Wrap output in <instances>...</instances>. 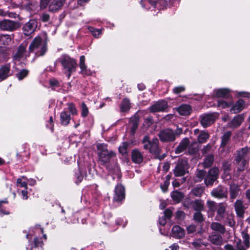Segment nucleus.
<instances>
[{
    "instance_id": "obj_1",
    "label": "nucleus",
    "mask_w": 250,
    "mask_h": 250,
    "mask_svg": "<svg viewBox=\"0 0 250 250\" xmlns=\"http://www.w3.org/2000/svg\"><path fill=\"white\" fill-rule=\"evenodd\" d=\"M42 39L40 36L36 37L30 43L28 52L29 53L35 52V57H40L44 56L47 51V45L46 41L43 43Z\"/></svg>"
},
{
    "instance_id": "obj_2",
    "label": "nucleus",
    "mask_w": 250,
    "mask_h": 250,
    "mask_svg": "<svg viewBox=\"0 0 250 250\" xmlns=\"http://www.w3.org/2000/svg\"><path fill=\"white\" fill-rule=\"evenodd\" d=\"M97 148L98 151L99 160L102 166H105L112 159L116 157V153L112 150L109 151L107 144H98L97 145Z\"/></svg>"
},
{
    "instance_id": "obj_3",
    "label": "nucleus",
    "mask_w": 250,
    "mask_h": 250,
    "mask_svg": "<svg viewBox=\"0 0 250 250\" xmlns=\"http://www.w3.org/2000/svg\"><path fill=\"white\" fill-rule=\"evenodd\" d=\"M59 62L62 66L64 73L66 74L68 79H69L72 73L76 71L77 66L76 60L69 56L65 55L62 56L59 59Z\"/></svg>"
},
{
    "instance_id": "obj_4",
    "label": "nucleus",
    "mask_w": 250,
    "mask_h": 250,
    "mask_svg": "<svg viewBox=\"0 0 250 250\" xmlns=\"http://www.w3.org/2000/svg\"><path fill=\"white\" fill-rule=\"evenodd\" d=\"M142 143L144 144L143 148L145 149H149L150 153L155 155L161 153V149L159 147V140L157 138L150 140V137L148 135H145L143 137Z\"/></svg>"
},
{
    "instance_id": "obj_5",
    "label": "nucleus",
    "mask_w": 250,
    "mask_h": 250,
    "mask_svg": "<svg viewBox=\"0 0 250 250\" xmlns=\"http://www.w3.org/2000/svg\"><path fill=\"white\" fill-rule=\"evenodd\" d=\"M146 3H148L153 8L158 9L157 13L161 10L167 9L169 6L168 2L167 0H140L139 1V3L142 8L147 9L146 6Z\"/></svg>"
},
{
    "instance_id": "obj_6",
    "label": "nucleus",
    "mask_w": 250,
    "mask_h": 250,
    "mask_svg": "<svg viewBox=\"0 0 250 250\" xmlns=\"http://www.w3.org/2000/svg\"><path fill=\"white\" fill-rule=\"evenodd\" d=\"M188 168V163L187 159L184 158L177 163L173 173L176 177L183 176L188 173L186 169Z\"/></svg>"
},
{
    "instance_id": "obj_7",
    "label": "nucleus",
    "mask_w": 250,
    "mask_h": 250,
    "mask_svg": "<svg viewBox=\"0 0 250 250\" xmlns=\"http://www.w3.org/2000/svg\"><path fill=\"white\" fill-rule=\"evenodd\" d=\"M158 136L163 143L172 142L176 139L174 131L169 128L161 130L158 134Z\"/></svg>"
},
{
    "instance_id": "obj_8",
    "label": "nucleus",
    "mask_w": 250,
    "mask_h": 250,
    "mask_svg": "<svg viewBox=\"0 0 250 250\" xmlns=\"http://www.w3.org/2000/svg\"><path fill=\"white\" fill-rule=\"evenodd\" d=\"M125 188L121 183L117 184L114 189L113 200L118 203L122 202L125 199Z\"/></svg>"
},
{
    "instance_id": "obj_9",
    "label": "nucleus",
    "mask_w": 250,
    "mask_h": 250,
    "mask_svg": "<svg viewBox=\"0 0 250 250\" xmlns=\"http://www.w3.org/2000/svg\"><path fill=\"white\" fill-rule=\"evenodd\" d=\"M38 22L36 20H30L22 26V29L24 34L29 36L33 33L37 27Z\"/></svg>"
},
{
    "instance_id": "obj_10",
    "label": "nucleus",
    "mask_w": 250,
    "mask_h": 250,
    "mask_svg": "<svg viewBox=\"0 0 250 250\" xmlns=\"http://www.w3.org/2000/svg\"><path fill=\"white\" fill-rule=\"evenodd\" d=\"M18 22L9 20H4L0 22V29L5 31H13L17 29Z\"/></svg>"
},
{
    "instance_id": "obj_11",
    "label": "nucleus",
    "mask_w": 250,
    "mask_h": 250,
    "mask_svg": "<svg viewBox=\"0 0 250 250\" xmlns=\"http://www.w3.org/2000/svg\"><path fill=\"white\" fill-rule=\"evenodd\" d=\"M167 108V102L165 100H159L149 108L150 112L155 113L164 111Z\"/></svg>"
},
{
    "instance_id": "obj_12",
    "label": "nucleus",
    "mask_w": 250,
    "mask_h": 250,
    "mask_svg": "<svg viewBox=\"0 0 250 250\" xmlns=\"http://www.w3.org/2000/svg\"><path fill=\"white\" fill-rule=\"evenodd\" d=\"M190 143V140L188 138L185 137L182 139L179 145L175 148L174 150L175 153L176 154H179L181 153L185 152L187 151V149L189 146Z\"/></svg>"
},
{
    "instance_id": "obj_13",
    "label": "nucleus",
    "mask_w": 250,
    "mask_h": 250,
    "mask_svg": "<svg viewBox=\"0 0 250 250\" xmlns=\"http://www.w3.org/2000/svg\"><path fill=\"white\" fill-rule=\"evenodd\" d=\"M29 152L25 145H22L21 148L18 149L16 156L17 160L21 162L26 161L29 158Z\"/></svg>"
},
{
    "instance_id": "obj_14",
    "label": "nucleus",
    "mask_w": 250,
    "mask_h": 250,
    "mask_svg": "<svg viewBox=\"0 0 250 250\" xmlns=\"http://www.w3.org/2000/svg\"><path fill=\"white\" fill-rule=\"evenodd\" d=\"M140 116L137 113H136L130 118L129 123L131 125L130 130V134L132 136H134L135 135L136 131L138 129L140 122Z\"/></svg>"
},
{
    "instance_id": "obj_15",
    "label": "nucleus",
    "mask_w": 250,
    "mask_h": 250,
    "mask_svg": "<svg viewBox=\"0 0 250 250\" xmlns=\"http://www.w3.org/2000/svg\"><path fill=\"white\" fill-rule=\"evenodd\" d=\"M12 75L11 73V65L9 63L1 65L0 67V81H2L7 79Z\"/></svg>"
},
{
    "instance_id": "obj_16",
    "label": "nucleus",
    "mask_w": 250,
    "mask_h": 250,
    "mask_svg": "<svg viewBox=\"0 0 250 250\" xmlns=\"http://www.w3.org/2000/svg\"><path fill=\"white\" fill-rule=\"evenodd\" d=\"M244 120L242 114H239L234 116L232 120L228 123V127L231 129H235L239 127Z\"/></svg>"
},
{
    "instance_id": "obj_17",
    "label": "nucleus",
    "mask_w": 250,
    "mask_h": 250,
    "mask_svg": "<svg viewBox=\"0 0 250 250\" xmlns=\"http://www.w3.org/2000/svg\"><path fill=\"white\" fill-rule=\"evenodd\" d=\"M216 120V117L213 114H207L202 117L201 124L204 127H207L213 124Z\"/></svg>"
},
{
    "instance_id": "obj_18",
    "label": "nucleus",
    "mask_w": 250,
    "mask_h": 250,
    "mask_svg": "<svg viewBox=\"0 0 250 250\" xmlns=\"http://www.w3.org/2000/svg\"><path fill=\"white\" fill-rule=\"evenodd\" d=\"M234 207L237 216L241 218H243L245 208L243 205V201L241 200H237L234 204Z\"/></svg>"
},
{
    "instance_id": "obj_19",
    "label": "nucleus",
    "mask_w": 250,
    "mask_h": 250,
    "mask_svg": "<svg viewBox=\"0 0 250 250\" xmlns=\"http://www.w3.org/2000/svg\"><path fill=\"white\" fill-rule=\"evenodd\" d=\"M65 0H53L49 5L48 11L52 13H55L60 10L62 7Z\"/></svg>"
},
{
    "instance_id": "obj_20",
    "label": "nucleus",
    "mask_w": 250,
    "mask_h": 250,
    "mask_svg": "<svg viewBox=\"0 0 250 250\" xmlns=\"http://www.w3.org/2000/svg\"><path fill=\"white\" fill-rule=\"evenodd\" d=\"M177 111L180 115L188 116L191 113L192 109L190 105L182 104L177 108Z\"/></svg>"
},
{
    "instance_id": "obj_21",
    "label": "nucleus",
    "mask_w": 250,
    "mask_h": 250,
    "mask_svg": "<svg viewBox=\"0 0 250 250\" xmlns=\"http://www.w3.org/2000/svg\"><path fill=\"white\" fill-rule=\"evenodd\" d=\"M173 236L178 239H181L185 237V231L184 229L178 225H174L171 230Z\"/></svg>"
},
{
    "instance_id": "obj_22",
    "label": "nucleus",
    "mask_w": 250,
    "mask_h": 250,
    "mask_svg": "<svg viewBox=\"0 0 250 250\" xmlns=\"http://www.w3.org/2000/svg\"><path fill=\"white\" fill-rule=\"evenodd\" d=\"M245 102L242 99H239L230 108L231 112L237 113L241 111L245 107Z\"/></svg>"
},
{
    "instance_id": "obj_23",
    "label": "nucleus",
    "mask_w": 250,
    "mask_h": 250,
    "mask_svg": "<svg viewBox=\"0 0 250 250\" xmlns=\"http://www.w3.org/2000/svg\"><path fill=\"white\" fill-rule=\"evenodd\" d=\"M131 160L133 163L140 164L143 161V156L138 149H135L131 152Z\"/></svg>"
},
{
    "instance_id": "obj_24",
    "label": "nucleus",
    "mask_w": 250,
    "mask_h": 250,
    "mask_svg": "<svg viewBox=\"0 0 250 250\" xmlns=\"http://www.w3.org/2000/svg\"><path fill=\"white\" fill-rule=\"evenodd\" d=\"M211 195L215 198L221 199L227 197V192L223 187L219 186L212 190Z\"/></svg>"
},
{
    "instance_id": "obj_25",
    "label": "nucleus",
    "mask_w": 250,
    "mask_h": 250,
    "mask_svg": "<svg viewBox=\"0 0 250 250\" xmlns=\"http://www.w3.org/2000/svg\"><path fill=\"white\" fill-rule=\"evenodd\" d=\"M71 117L69 112L66 110V108L64 109L60 115V121L62 125H68L71 120Z\"/></svg>"
},
{
    "instance_id": "obj_26",
    "label": "nucleus",
    "mask_w": 250,
    "mask_h": 250,
    "mask_svg": "<svg viewBox=\"0 0 250 250\" xmlns=\"http://www.w3.org/2000/svg\"><path fill=\"white\" fill-rule=\"evenodd\" d=\"M240 190V187L237 184L233 183L230 185L229 195L230 199H235L239 195Z\"/></svg>"
},
{
    "instance_id": "obj_27",
    "label": "nucleus",
    "mask_w": 250,
    "mask_h": 250,
    "mask_svg": "<svg viewBox=\"0 0 250 250\" xmlns=\"http://www.w3.org/2000/svg\"><path fill=\"white\" fill-rule=\"evenodd\" d=\"M230 90L227 88H219L214 90L215 97L217 98H229L230 97Z\"/></svg>"
},
{
    "instance_id": "obj_28",
    "label": "nucleus",
    "mask_w": 250,
    "mask_h": 250,
    "mask_svg": "<svg viewBox=\"0 0 250 250\" xmlns=\"http://www.w3.org/2000/svg\"><path fill=\"white\" fill-rule=\"evenodd\" d=\"M131 103L127 98H124L120 105V111L121 112H127L131 108Z\"/></svg>"
},
{
    "instance_id": "obj_29",
    "label": "nucleus",
    "mask_w": 250,
    "mask_h": 250,
    "mask_svg": "<svg viewBox=\"0 0 250 250\" xmlns=\"http://www.w3.org/2000/svg\"><path fill=\"white\" fill-rule=\"evenodd\" d=\"M43 243L41 238L35 237L33 244L29 250H43Z\"/></svg>"
},
{
    "instance_id": "obj_30",
    "label": "nucleus",
    "mask_w": 250,
    "mask_h": 250,
    "mask_svg": "<svg viewBox=\"0 0 250 250\" xmlns=\"http://www.w3.org/2000/svg\"><path fill=\"white\" fill-rule=\"evenodd\" d=\"M170 196L174 202L179 203L184 199L185 196L183 192L175 190L171 192Z\"/></svg>"
},
{
    "instance_id": "obj_31",
    "label": "nucleus",
    "mask_w": 250,
    "mask_h": 250,
    "mask_svg": "<svg viewBox=\"0 0 250 250\" xmlns=\"http://www.w3.org/2000/svg\"><path fill=\"white\" fill-rule=\"evenodd\" d=\"M9 56L8 48L0 47V62H7L9 59Z\"/></svg>"
},
{
    "instance_id": "obj_32",
    "label": "nucleus",
    "mask_w": 250,
    "mask_h": 250,
    "mask_svg": "<svg viewBox=\"0 0 250 250\" xmlns=\"http://www.w3.org/2000/svg\"><path fill=\"white\" fill-rule=\"evenodd\" d=\"M199 150L198 146L196 142L189 144L187 149V151L185 152L186 155H195Z\"/></svg>"
},
{
    "instance_id": "obj_33",
    "label": "nucleus",
    "mask_w": 250,
    "mask_h": 250,
    "mask_svg": "<svg viewBox=\"0 0 250 250\" xmlns=\"http://www.w3.org/2000/svg\"><path fill=\"white\" fill-rule=\"evenodd\" d=\"M210 228L222 234H224L226 231L225 226L218 222H212L210 225Z\"/></svg>"
},
{
    "instance_id": "obj_34",
    "label": "nucleus",
    "mask_w": 250,
    "mask_h": 250,
    "mask_svg": "<svg viewBox=\"0 0 250 250\" xmlns=\"http://www.w3.org/2000/svg\"><path fill=\"white\" fill-rule=\"evenodd\" d=\"M232 133L230 131L226 132L221 137V147H225L230 140Z\"/></svg>"
},
{
    "instance_id": "obj_35",
    "label": "nucleus",
    "mask_w": 250,
    "mask_h": 250,
    "mask_svg": "<svg viewBox=\"0 0 250 250\" xmlns=\"http://www.w3.org/2000/svg\"><path fill=\"white\" fill-rule=\"evenodd\" d=\"M248 152V149L245 148H242L241 150L238 151L235 160L237 164H239L240 162H242L245 159V156Z\"/></svg>"
},
{
    "instance_id": "obj_36",
    "label": "nucleus",
    "mask_w": 250,
    "mask_h": 250,
    "mask_svg": "<svg viewBox=\"0 0 250 250\" xmlns=\"http://www.w3.org/2000/svg\"><path fill=\"white\" fill-rule=\"evenodd\" d=\"M217 215L216 218L218 221H220L224 217L225 213L226 212V208L223 204H219L217 207Z\"/></svg>"
},
{
    "instance_id": "obj_37",
    "label": "nucleus",
    "mask_w": 250,
    "mask_h": 250,
    "mask_svg": "<svg viewBox=\"0 0 250 250\" xmlns=\"http://www.w3.org/2000/svg\"><path fill=\"white\" fill-rule=\"evenodd\" d=\"M192 208L196 212L203 211L204 208L203 201L200 199H195L193 202Z\"/></svg>"
},
{
    "instance_id": "obj_38",
    "label": "nucleus",
    "mask_w": 250,
    "mask_h": 250,
    "mask_svg": "<svg viewBox=\"0 0 250 250\" xmlns=\"http://www.w3.org/2000/svg\"><path fill=\"white\" fill-rule=\"evenodd\" d=\"M193 220L198 224L202 226L205 221V218L201 211L195 212L193 215Z\"/></svg>"
},
{
    "instance_id": "obj_39",
    "label": "nucleus",
    "mask_w": 250,
    "mask_h": 250,
    "mask_svg": "<svg viewBox=\"0 0 250 250\" xmlns=\"http://www.w3.org/2000/svg\"><path fill=\"white\" fill-rule=\"evenodd\" d=\"M214 161L213 155H208L204 159L203 163V166L204 168H208L211 167Z\"/></svg>"
},
{
    "instance_id": "obj_40",
    "label": "nucleus",
    "mask_w": 250,
    "mask_h": 250,
    "mask_svg": "<svg viewBox=\"0 0 250 250\" xmlns=\"http://www.w3.org/2000/svg\"><path fill=\"white\" fill-rule=\"evenodd\" d=\"M106 170L111 173H115L119 170V166L117 163H109L104 166Z\"/></svg>"
},
{
    "instance_id": "obj_41",
    "label": "nucleus",
    "mask_w": 250,
    "mask_h": 250,
    "mask_svg": "<svg viewBox=\"0 0 250 250\" xmlns=\"http://www.w3.org/2000/svg\"><path fill=\"white\" fill-rule=\"evenodd\" d=\"M154 119L152 116L149 115L144 118L143 127L146 129H147L154 123Z\"/></svg>"
},
{
    "instance_id": "obj_42",
    "label": "nucleus",
    "mask_w": 250,
    "mask_h": 250,
    "mask_svg": "<svg viewBox=\"0 0 250 250\" xmlns=\"http://www.w3.org/2000/svg\"><path fill=\"white\" fill-rule=\"evenodd\" d=\"M11 38L10 35H0V44L3 45H8L11 42Z\"/></svg>"
},
{
    "instance_id": "obj_43",
    "label": "nucleus",
    "mask_w": 250,
    "mask_h": 250,
    "mask_svg": "<svg viewBox=\"0 0 250 250\" xmlns=\"http://www.w3.org/2000/svg\"><path fill=\"white\" fill-rule=\"evenodd\" d=\"M209 137V135L207 131H201L198 136V141L201 144L204 143L207 141Z\"/></svg>"
},
{
    "instance_id": "obj_44",
    "label": "nucleus",
    "mask_w": 250,
    "mask_h": 250,
    "mask_svg": "<svg viewBox=\"0 0 250 250\" xmlns=\"http://www.w3.org/2000/svg\"><path fill=\"white\" fill-rule=\"evenodd\" d=\"M26 52V46L23 44H20L18 48V50L15 54L16 58L21 59L23 57L24 53Z\"/></svg>"
},
{
    "instance_id": "obj_45",
    "label": "nucleus",
    "mask_w": 250,
    "mask_h": 250,
    "mask_svg": "<svg viewBox=\"0 0 250 250\" xmlns=\"http://www.w3.org/2000/svg\"><path fill=\"white\" fill-rule=\"evenodd\" d=\"M210 242L214 245H220L222 241V237L219 235H212L209 237Z\"/></svg>"
},
{
    "instance_id": "obj_46",
    "label": "nucleus",
    "mask_w": 250,
    "mask_h": 250,
    "mask_svg": "<svg viewBox=\"0 0 250 250\" xmlns=\"http://www.w3.org/2000/svg\"><path fill=\"white\" fill-rule=\"evenodd\" d=\"M204 191V188L201 186H197L192 189V194L196 197H201Z\"/></svg>"
},
{
    "instance_id": "obj_47",
    "label": "nucleus",
    "mask_w": 250,
    "mask_h": 250,
    "mask_svg": "<svg viewBox=\"0 0 250 250\" xmlns=\"http://www.w3.org/2000/svg\"><path fill=\"white\" fill-rule=\"evenodd\" d=\"M29 74V70L26 69H22L16 74V77L19 81L23 80Z\"/></svg>"
},
{
    "instance_id": "obj_48",
    "label": "nucleus",
    "mask_w": 250,
    "mask_h": 250,
    "mask_svg": "<svg viewBox=\"0 0 250 250\" xmlns=\"http://www.w3.org/2000/svg\"><path fill=\"white\" fill-rule=\"evenodd\" d=\"M67 111L72 115H76L78 114V110L76 108L75 104L73 103H69L67 104Z\"/></svg>"
},
{
    "instance_id": "obj_49",
    "label": "nucleus",
    "mask_w": 250,
    "mask_h": 250,
    "mask_svg": "<svg viewBox=\"0 0 250 250\" xmlns=\"http://www.w3.org/2000/svg\"><path fill=\"white\" fill-rule=\"evenodd\" d=\"M219 174V169L216 167H213L210 168L207 173V175L209 177H212L216 179H218Z\"/></svg>"
},
{
    "instance_id": "obj_50",
    "label": "nucleus",
    "mask_w": 250,
    "mask_h": 250,
    "mask_svg": "<svg viewBox=\"0 0 250 250\" xmlns=\"http://www.w3.org/2000/svg\"><path fill=\"white\" fill-rule=\"evenodd\" d=\"M128 147V144L126 142H123L122 146L119 147L118 150L120 153L123 156H125L127 154V148Z\"/></svg>"
},
{
    "instance_id": "obj_51",
    "label": "nucleus",
    "mask_w": 250,
    "mask_h": 250,
    "mask_svg": "<svg viewBox=\"0 0 250 250\" xmlns=\"http://www.w3.org/2000/svg\"><path fill=\"white\" fill-rule=\"evenodd\" d=\"M89 113V110L87 106L84 102H83L81 104V116L85 118H86Z\"/></svg>"
},
{
    "instance_id": "obj_52",
    "label": "nucleus",
    "mask_w": 250,
    "mask_h": 250,
    "mask_svg": "<svg viewBox=\"0 0 250 250\" xmlns=\"http://www.w3.org/2000/svg\"><path fill=\"white\" fill-rule=\"evenodd\" d=\"M232 104V102H227L223 100H219L217 101V106L222 108L229 107Z\"/></svg>"
},
{
    "instance_id": "obj_53",
    "label": "nucleus",
    "mask_w": 250,
    "mask_h": 250,
    "mask_svg": "<svg viewBox=\"0 0 250 250\" xmlns=\"http://www.w3.org/2000/svg\"><path fill=\"white\" fill-rule=\"evenodd\" d=\"M3 204H8V201L6 198L3 200H0V212L4 215L9 214L10 212L6 210L5 208L2 206Z\"/></svg>"
},
{
    "instance_id": "obj_54",
    "label": "nucleus",
    "mask_w": 250,
    "mask_h": 250,
    "mask_svg": "<svg viewBox=\"0 0 250 250\" xmlns=\"http://www.w3.org/2000/svg\"><path fill=\"white\" fill-rule=\"evenodd\" d=\"M80 69L81 71L79 73L83 77L91 76L92 75V71L90 69H88L86 65L84 66V67L80 68Z\"/></svg>"
},
{
    "instance_id": "obj_55",
    "label": "nucleus",
    "mask_w": 250,
    "mask_h": 250,
    "mask_svg": "<svg viewBox=\"0 0 250 250\" xmlns=\"http://www.w3.org/2000/svg\"><path fill=\"white\" fill-rule=\"evenodd\" d=\"M242 236L244 240V243L245 244V245L246 246L247 248H249L250 246V237L249 234L247 232H246L243 231L242 232Z\"/></svg>"
},
{
    "instance_id": "obj_56",
    "label": "nucleus",
    "mask_w": 250,
    "mask_h": 250,
    "mask_svg": "<svg viewBox=\"0 0 250 250\" xmlns=\"http://www.w3.org/2000/svg\"><path fill=\"white\" fill-rule=\"evenodd\" d=\"M75 177L76 179V183L77 184H79L83 180V176L79 168L77 170H76L75 173Z\"/></svg>"
},
{
    "instance_id": "obj_57",
    "label": "nucleus",
    "mask_w": 250,
    "mask_h": 250,
    "mask_svg": "<svg viewBox=\"0 0 250 250\" xmlns=\"http://www.w3.org/2000/svg\"><path fill=\"white\" fill-rule=\"evenodd\" d=\"M75 177L76 179V183L77 184H79L83 180V176L79 168L77 170H76L75 173Z\"/></svg>"
},
{
    "instance_id": "obj_58",
    "label": "nucleus",
    "mask_w": 250,
    "mask_h": 250,
    "mask_svg": "<svg viewBox=\"0 0 250 250\" xmlns=\"http://www.w3.org/2000/svg\"><path fill=\"white\" fill-rule=\"evenodd\" d=\"M75 177L76 179V183L77 184H79L83 180V176L79 168L77 170H76L75 173Z\"/></svg>"
},
{
    "instance_id": "obj_59",
    "label": "nucleus",
    "mask_w": 250,
    "mask_h": 250,
    "mask_svg": "<svg viewBox=\"0 0 250 250\" xmlns=\"http://www.w3.org/2000/svg\"><path fill=\"white\" fill-rule=\"evenodd\" d=\"M207 175V172L205 170H199L196 174V177L199 179L198 181L200 182L203 179L205 180Z\"/></svg>"
},
{
    "instance_id": "obj_60",
    "label": "nucleus",
    "mask_w": 250,
    "mask_h": 250,
    "mask_svg": "<svg viewBox=\"0 0 250 250\" xmlns=\"http://www.w3.org/2000/svg\"><path fill=\"white\" fill-rule=\"evenodd\" d=\"M216 180H217V179L212 177H209L207 175L204 180V183L207 187H210L213 186Z\"/></svg>"
},
{
    "instance_id": "obj_61",
    "label": "nucleus",
    "mask_w": 250,
    "mask_h": 250,
    "mask_svg": "<svg viewBox=\"0 0 250 250\" xmlns=\"http://www.w3.org/2000/svg\"><path fill=\"white\" fill-rule=\"evenodd\" d=\"M88 29L95 38H99L102 33V30L95 28L93 27H89Z\"/></svg>"
},
{
    "instance_id": "obj_62",
    "label": "nucleus",
    "mask_w": 250,
    "mask_h": 250,
    "mask_svg": "<svg viewBox=\"0 0 250 250\" xmlns=\"http://www.w3.org/2000/svg\"><path fill=\"white\" fill-rule=\"evenodd\" d=\"M248 164V162L246 160L242 161V162L238 164L237 171L242 172L244 171L246 169Z\"/></svg>"
},
{
    "instance_id": "obj_63",
    "label": "nucleus",
    "mask_w": 250,
    "mask_h": 250,
    "mask_svg": "<svg viewBox=\"0 0 250 250\" xmlns=\"http://www.w3.org/2000/svg\"><path fill=\"white\" fill-rule=\"evenodd\" d=\"M207 206L209 208V210L212 212H214L217 209V205L216 203L213 201H208Z\"/></svg>"
},
{
    "instance_id": "obj_64",
    "label": "nucleus",
    "mask_w": 250,
    "mask_h": 250,
    "mask_svg": "<svg viewBox=\"0 0 250 250\" xmlns=\"http://www.w3.org/2000/svg\"><path fill=\"white\" fill-rule=\"evenodd\" d=\"M105 217L108 220L103 222L104 224L108 225L109 226H112L114 224V218H113V216L111 213H108L106 214L105 215Z\"/></svg>"
}]
</instances>
